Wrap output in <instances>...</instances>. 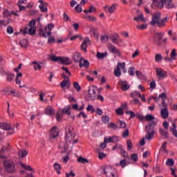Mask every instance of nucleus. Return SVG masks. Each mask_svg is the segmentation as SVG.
Returning <instances> with one entry per match:
<instances>
[{"mask_svg": "<svg viewBox=\"0 0 177 177\" xmlns=\"http://www.w3.org/2000/svg\"><path fill=\"white\" fill-rule=\"evenodd\" d=\"M53 167L55 170L57 171V174L58 175H60V174H62V171H60V170L62 169V166L59 163L55 162Z\"/></svg>", "mask_w": 177, "mask_h": 177, "instance_id": "nucleus-31", "label": "nucleus"}, {"mask_svg": "<svg viewBox=\"0 0 177 177\" xmlns=\"http://www.w3.org/2000/svg\"><path fill=\"white\" fill-rule=\"evenodd\" d=\"M127 150H132L133 147V145H132V141H131V140H127Z\"/></svg>", "mask_w": 177, "mask_h": 177, "instance_id": "nucleus-52", "label": "nucleus"}, {"mask_svg": "<svg viewBox=\"0 0 177 177\" xmlns=\"http://www.w3.org/2000/svg\"><path fill=\"white\" fill-rule=\"evenodd\" d=\"M162 59V56L161 55V54H156L155 55V62H156L157 63H158V62H160Z\"/></svg>", "mask_w": 177, "mask_h": 177, "instance_id": "nucleus-61", "label": "nucleus"}, {"mask_svg": "<svg viewBox=\"0 0 177 177\" xmlns=\"http://www.w3.org/2000/svg\"><path fill=\"white\" fill-rule=\"evenodd\" d=\"M77 162H80L81 164H88V162H89V160H88V159H86L85 158L80 156L77 158Z\"/></svg>", "mask_w": 177, "mask_h": 177, "instance_id": "nucleus-35", "label": "nucleus"}, {"mask_svg": "<svg viewBox=\"0 0 177 177\" xmlns=\"http://www.w3.org/2000/svg\"><path fill=\"white\" fill-rule=\"evenodd\" d=\"M12 15V12H10L8 10H4L3 12V17H10Z\"/></svg>", "mask_w": 177, "mask_h": 177, "instance_id": "nucleus-48", "label": "nucleus"}, {"mask_svg": "<svg viewBox=\"0 0 177 177\" xmlns=\"http://www.w3.org/2000/svg\"><path fill=\"white\" fill-rule=\"evenodd\" d=\"M63 17L64 21H71V18H70V16H68L67 13L64 12L63 15Z\"/></svg>", "mask_w": 177, "mask_h": 177, "instance_id": "nucleus-60", "label": "nucleus"}, {"mask_svg": "<svg viewBox=\"0 0 177 177\" xmlns=\"http://www.w3.org/2000/svg\"><path fill=\"white\" fill-rule=\"evenodd\" d=\"M21 167L24 168V169H26V171H32V168L31 166H28L24 163H21Z\"/></svg>", "mask_w": 177, "mask_h": 177, "instance_id": "nucleus-50", "label": "nucleus"}, {"mask_svg": "<svg viewBox=\"0 0 177 177\" xmlns=\"http://www.w3.org/2000/svg\"><path fill=\"white\" fill-rule=\"evenodd\" d=\"M96 91H97V88L94 86L88 87V93L90 100H95L97 99L98 100H100V102H104V97H103V95H97Z\"/></svg>", "mask_w": 177, "mask_h": 177, "instance_id": "nucleus-4", "label": "nucleus"}, {"mask_svg": "<svg viewBox=\"0 0 177 177\" xmlns=\"http://www.w3.org/2000/svg\"><path fill=\"white\" fill-rule=\"evenodd\" d=\"M171 132L173 133L176 138H177V131H176V125L175 123L173 124V127L170 129Z\"/></svg>", "mask_w": 177, "mask_h": 177, "instance_id": "nucleus-43", "label": "nucleus"}, {"mask_svg": "<svg viewBox=\"0 0 177 177\" xmlns=\"http://www.w3.org/2000/svg\"><path fill=\"white\" fill-rule=\"evenodd\" d=\"M131 97H141V94L140 92L138 91H134L133 93H131Z\"/></svg>", "mask_w": 177, "mask_h": 177, "instance_id": "nucleus-58", "label": "nucleus"}, {"mask_svg": "<svg viewBox=\"0 0 177 177\" xmlns=\"http://www.w3.org/2000/svg\"><path fill=\"white\" fill-rule=\"evenodd\" d=\"M136 117L140 120V121H145V116L142 113H137Z\"/></svg>", "mask_w": 177, "mask_h": 177, "instance_id": "nucleus-62", "label": "nucleus"}, {"mask_svg": "<svg viewBox=\"0 0 177 177\" xmlns=\"http://www.w3.org/2000/svg\"><path fill=\"white\" fill-rule=\"evenodd\" d=\"M159 133H160V135L162 136H164V138L165 139H167L168 138V132L167 131H165L164 129H159Z\"/></svg>", "mask_w": 177, "mask_h": 177, "instance_id": "nucleus-34", "label": "nucleus"}, {"mask_svg": "<svg viewBox=\"0 0 177 177\" xmlns=\"http://www.w3.org/2000/svg\"><path fill=\"white\" fill-rule=\"evenodd\" d=\"M156 118L153 115L148 114L144 118V120L145 121H153Z\"/></svg>", "mask_w": 177, "mask_h": 177, "instance_id": "nucleus-42", "label": "nucleus"}, {"mask_svg": "<svg viewBox=\"0 0 177 177\" xmlns=\"http://www.w3.org/2000/svg\"><path fill=\"white\" fill-rule=\"evenodd\" d=\"M126 114L127 115H130V118H134L136 116L135 113L133 111H126Z\"/></svg>", "mask_w": 177, "mask_h": 177, "instance_id": "nucleus-55", "label": "nucleus"}, {"mask_svg": "<svg viewBox=\"0 0 177 177\" xmlns=\"http://www.w3.org/2000/svg\"><path fill=\"white\" fill-rule=\"evenodd\" d=\"M88 44H89V39L88 37H87L83 41V43L81 45L82 50H84V52H87L86 48L88 47Z\"/></svg>", "mask_w": 177, "mask_h": 177, "instance_id": "nucleus-24", "label": "nucleus"}, {"mask_svg": "<svg viewBox=\"0 0 177 177\" xmlns=\"http://www.w3.org/2000/svg\"><path fill=\"white\" fill-rule=\"evenodd\" d=\"M174 165H175V160H174V159L169 158L167 160L166 165L167 167H174Z\"/></svg>", "mask_w": 177, "mask_h": 177, "instance_id": "nucleus-38", "label": "nucleus"}, {"mask_svg": "<svg viewBox=\"0 0 177 177\" xmlns=\"http://www.w3.org/2000/svg\"><path fill=\"white\" fill-rule=\"evenodd\" d=\"M50 60H51V62H58V63H60L61 64H66V66H68V64H70L68 62L70 61V58L67 57L50 55Z\"/></svg>", "mask_w": 177, "mask_h": 177, "instance_id": "nucleus-6", "label": "nucleus"}, {"mask_svg": "<svg viewBox=\"0 0 177 177\" xmlns=\"http://www.w3.org/2000/svg\"><path fill=\"white\" fill-rule=\"evenodd\" d=\"M41 12H43L44 13H46V12H48V8H46V6H44V4H41L39 6Z\"/></svg>", "mask_w": 177, "mask_h": 177, "instance_id": "nucleus-53", "label": "nucleus"}, {"mask_svg": "<svg viewBox=\"0 0 177 177\" xmlns=\"http://www.w3.org/2000/svg\"><path fill=\"white\" fill-rule=\"evenodd\" d=\"M162 3V7L165 5L167 9H172L174 8V4H172V0H160Z\"/></svg>", "mask_w": 177, "mask_h": 177, "instance_id": "nucleus-17", "label": "nucleus"}, {"mask_svg": "<svg viewBox=\"0 0 177 177\" xmlns=\"http://www.w3.org/2000/svg\"><path fill=\"white\" fill-rule=\"evenodd\" d=\"M116 6L115 4H113L111 7L106 6L105 12L108 13H114V10H115Z\"/></svg>", "mask_w": 177, "mask_h": 177, "instance_id": "nucleus-29", "label": "nucleus"}, {"mask_svg": "<svg viewBox=\"0 0 177 177\" xmlns=\"http://www.w3.org/2000/svg\"><path fill=\"white\" fill-rule=\"evenodd\" d=\"M17 154L19 158H24V157H27V156L28 155V151L25 149L19 150Z\"/></svg>", "mask_w": 177, "mask_h": 177, "instance_id": "nucleus-26", "label": "nucleus"}, {"mask_svg": "<svg viewBox=\"0 0 177 177\" xmlns=\"http://www.w3.org/2000/svg\"><path fill=\"white\" fill-rule=\"evenodd\" d=\"M167 145H168V142L165 141L161 146L160 151H163V153H168V150H167Z\"/></svg>", "mask_w": 177, "mask_h": 177, "instance_id": "nucleus-39", "label": "nucleus"}, {"mask_svg": "<svg viewBox=\"0 0 177 177\" xmlns=\"http://www.w3.org/2000/svg\"><path fill=\"white\" fill-rule=\"evenodd\" d=\"M126 64L125 62H118L117 64V67L114 69V75L115 77H121V68L125 74L127 73V68H125Z\"/></svg>", "mask_w": 177, "mask_h": 177, "instance_id": "nucleus-7", "label": "nucleus"}, {"mask_svg": "<svg viewBox=\"0 0 177 177\" xmlns=\"http://www.w3.org/2000/svg\"><path fill=\"white\" fill-rule=\"evenodd\" d=\"M97 59H104V57H107V52L100 53L97 52L96 55Z\"/></svg>", "mask_w": 177, "mask_h": 177, "instance_id": "nucleus-32", "label": "nucleus"}, {"mask_svg": "<svg viewBox=\"0 0 177 177\" xmlns=\"http://www.w3.org/2000/svg\"><path fill=\"white\" fill-rule=\"evenodd\" d=\"M162 108L160 109V115L163 120H167L169 116V112L168 111V104L163 103V105H161Z\"/></svg>", "mask_w": 177, "mask_h": 177, "instance_id": "nucleus-11", "label": "nucleus"}, {"mask_svg": "<svg viewBox=\"0 0 177 177\" xmlns=\"http://www.w3.org/2000/svg\"><path fill=\"white\" fill-rule=\"evenodd\" d=\"M160 19H161V12H157L154 13L151 21V26H156V24H157V21H160Z\"/></svg>", "mask_w": 177, "mask_h": 177, "instance_id": "nucleus-13", "label": "nucleus"}, {"mask_svg": "<svg viewBox=\"0 0 177 177\" xmlns=\"http://www.w3.org/2000/svg\"><path fill=\"white\" fill-rule=\"evenodd\" d=\"M10 21V19H8V21L3 19V20H1L0 21V26L1 27H6V26H8V24H9Z\"/></svg>", "mask_w": 177, "mask_h": 177, "instance_id": "nucleus-41", "label": "nucleus"}, {"mask_svg": "<svg viewBox=\"0 0 177 177\" xmlns=\"http://www.w3.org/2000/svg\"><path fill=\"white\" fill-rule=\"evenodd\" d=\"M167 21H168V18L165 17L163 18L162 19H160L156 22V24H158V27L160 28L162 27H165L167 26Z\"/></svg>", "mask_w": 177, "mask_h": 177, "instance_id": "nucleus-21", "label": "nucleus"}, {"mask_svg": "<svg viewBox=\"0 0 177 177\" xmlns=\"http://www.w3.org/2000/svg\"><path fill=\"white\" fill-rule=\"evenodd\" d=\"M0 128L3 131H10V129H12V126L8 122H1L0 123Z\"/></svg>", "mask_w": 177, "mask_h": 177, "instance_id": "nucleus-20", "label": "nucleus"}, {"mask_svg": "<svg viewBox=\"0 0 177 177\" xmlns=\"http://www.w3.org/2000/svg\"><path fill=\"white\" fill-rule=\"evenodd\" d=\"M111 42H113V44H114L115 45H118V43L117 42V41H122V39H120V35H118V34L115 33L113 35H112L111 36Z\"/></svg>", "mask_w": 177, "mask_h": 177, "instance_id": "nucleus-19", "label": "nucleus"}, {"mask_svg": "<svg viewBox=\"0 0 177 177\" xmlns=\"http://www.w3.org/2000/svg\"><path fill=\"white\" fill-rule=\"evenodd\" d=\"M55 28V24L53 23L48 24L44 29L40 28L39 30V35L43 38H47V37H50L52 35V29Z\"/></svg>", "mask_w": 177, "mask_h": 177, "instance_id": "nucleus-3", "label": "nucleus"}, {"mask_svg": "<svg viewBox=\"0 0 177 177\" xmlns=\"http://www.w3.org/2000/svg\"><path fill=\"white\" fill-rule=\"evenodd\" d=\"M62 117H63L62 112H57L55 113V118H56L57 121H62Z\"/></svg>", "mask_w": 177, "mask_h": 177, "instance_id": "nucleus-46", "label": "nucleus"}, {"mask_svg": "<svg viewBox=\"0 0 177 177\" xmlns=\"http://www.w3.org/2000/svg\"><path fill=\"white\" fill-rule=\"evenodd\" d=\"M119 85L121 86V89L122 91H128V89H129V88H131V85H129V84H128V82L125 81V80H119L118 82Z\"/></svg>", "mask_w": 177, "mask_h": 177, "instance_id": "nucleus-16", "label": "nucleus"}, {"mask_svg": "<svg viewBox=\"0 0 177 177\" xmlns=\"http://www.w3.org/2000/svg\"><path fill=\"white\" fill-rule=\"evenodd\" d=\"M128 73L131 77H133V75H135V67L131 66L130 68H129Z\"/></svg>", "mask_w": 177, "mask_h": 177, "instance_id": "nucleus-47", "label": "nucleus"}, {"mask_svg": "<svg viewBox=\"0 0 177 177\" xmlns=\"http://www.w3.org/2000/svg\"><path fill=\"white\" fill-rule=\"evenodd\" d=\"M104 174L106 176V177H118V174L117 173V169L114 167H106L103 169Z\"/></svg>", "mask_w": 177, "mask_h": 177, "instance_id": "nucleus-9", "label": "nucleus"}, {"mask_svg": "<svg viewBox=\"0 0 177 177\" xmlns=\"http://www.w3.org/2000/svg\"><path fill=\"white\" fill-rule=\"evenodd\" d=\"M4 168L6 172L13 173L15 171V163L11 160H5Z\"/></svg>", "mask_w": 177, "mask_h": 177, "instance_id": "nucleus-10", "label": "nucleus"}, {"mask_svg": "<svg viewBox=\"0 0 177 177\" xmlns=\"http://www.w3.org/2000/svg\"><path fill=\"white\" fill-rule=\"evenodd\" d=\"M60 86L62 88H64L65 86H66V88H70V86H71V83H70V80H64L62 82H61Z\"/></svg>", "mask_w": 177, "mask_h": 177, "instance_id": "nucleus-28", "label": "nucleus"}, {"mask_svg": "<svg viewBox=\"0 0 177 177\" xmlns=\"http://www.w3.org/2000/svg\"><path fill=\"white\" fill-rule=\"evenodd\" d=\"M131 160L132 161H134L135 162H136V161H138V160H139V157L138 156V154L137 153L132 154L131 156Z\"/></svg>", "mask_w": 177, "mask_h": 177, "instance_id": "nucleus-56", "label": "nucleus"}, {"mask_svg": "<svg viewBox=\"0 0 177 177\" xmlns=\"http://www.w3.org/2000/svg\"><path fill=\"white\" fill-rule=\"evenodd\" d=\"M31 64L34 65L35 70H41V66L37 62L33 61Z\"/></svg>", "mask_w": 177, "mask_h": 177, "instance_id": "nucleus-45", "label": "nucleus"}, {"mask_svg": "<svg viewBox=\"0 0 177 177\" xmlns=\"http://www.w3.org/2000/svg\"><path fill=\"white\" fill-rule=\"evenodd\" d=\"M72 59L75 63H79L82 60V56L80 53H75L72 57Z\"/></svg>", "mask_w": 177, "mask_h": 177, "instance_id": "nucleus-18", "label": "nucleus"}, {"mask_svg": "<svg viewBox=\"0 0 177 177\" xmlns=\"http://www.w3.org/2000/svg\"><path fill=\"white\" fill-rule=\"evenodd\" d=\"M37 22L35 19H32L28 24V26H25L24 28L20 29V32H17L15 33V35H19V34H23V35H35L37 34V27H35Z\"/></svg>", "mask_w": 177, "mask_h": 177, "instance_id": "nucleus-1", "label": "nucleus"}, {"mask_svg": "<svg viewBox=\"0 0 177 177\" xmlns=\"http://www.w3.org/2000/svg\"><path fill=\"white\" fill-rule=\"evenodd\" d=\"M65 135L66 142H73L75 138V134L73 133V127L67 126L65 128Z\"/></svg>", "mask_w": 177, "mask_h": 177, "instance_id": "nucleus-8", "label": "nucleus"}, {"mask_svg": "<svg viewBox=\"0 0 177 177\" xmlns=\"http://www.w3.org/2000/svg\"><path fill=\"white\" fill-rule=\"evenodd\" d=\"M164 35L165 33L164 32H156L153 36V41L155 44L158 45V46H161L164 42H167V38H164Z\"/></svg>", "mask_w": 177, "mask_h": 177, "instance_id": "nucleus-5", "label": "nucleus"}, {"mask_svg": "<svg viewBox=\"0 0 177 177\" xmlns=\"http://www.w3.org/2000/svg\"><path fill=\"white\" fill-rule=\"evenodd\" d=\"M79 64L81 68L85 67L86 68H88V67H89V62L86 59H84V58H82V61L80 60Z\"/></svg>", "mask_w": 177, "mask_h": 177, "instance_id": "nucleus-27", "label": "nucleus"}, {"mask_svg": "<svg viewBox=\"0 0 177 177\" xmlns=\"http://www.w3.org/2000/svg\"><path fill=\"white\" fill-rule=\"evenodd\" d=\"M108 49L111 53H113L114 55H118L119 56H121V50L115 47V46L113 44H109L108 46Z\"/></svg>", "mask_w": 177, "mask_h": 177, "instance_id": "nucleus-14", "label": "nucleus"}, {"mask_svg": "<svg viewBox=\"0 0 177 177\" xmlns=\"http://www.w3.org/2000/svg\"><path fill=\"white\" fill-rule=\"evenodd\" d=\"M159 97L160 99H162V102L161 103V106L164 105V104H167L165 102V99H167V94H165V93H162L160 94Z\"/></svg>", "mask_w": 177, "mask_h": 177, "instance_id": "nucleus-36", "label": "nucleus"}, {"mask_svg": "<svg viewBox=\"0 0 177 177\" xmlns=\"http://www.w3.org/2000/svg\"><path fill=\"white\" fill-rule=\"evenodd\" d=\"M115 138V136L113 137H105L104 138V143H113L114 142V138Z\"/></svg>", "mask_w": 177, "mask_h": 177, "instance_id": "nucleus-33", "label": "nucleus"}, {"mask_svg": "<svg viewBox=\"0 0 177 177\" xmlns=\"http://www.w3.org/2000/svg\"><path fill=\"white\" fill-rule=\"evenodd\" d=\"M102 121L104 122V124H107V122L110 121V118H109L107 115H103L102 118Z\"/></svg>", "mask_w": 177, "mask_h": 177, "instance_id": "nucleus-57", "label": "nucleus"}, {"mask_svg": "<svg viewBox=\"0 0 177 177\" xmlns=\"http://www.w3.org/2000/svg\"><path fill=\"white\" fill-rule=\"evenodd\" d=\"M120 154H122V157H124L125 158H128V157H129L128 152H127L124 149H122Z\"/></svg>", "mask_w": 177, "mask_h": 177, "instance_id": "nucleus-63", "label": "nucleus"}, {"mask_svg": "<svg viewBox=\"0 0 177 177\" xmlns=\"http://www.w3.org/2000/svg\"><path fill=\"white\" fill-rule=\"evenodd\" d=\"M50 138L51 139H56L57 136H59V133H60V130H59V128L57 127H53L50 131Z\"/></svg>", "mask_w": 177, "mask_h": 177, "instance_id": "nucleus-12", "label": "nucleus"}, {"mask_svg": "<svg viewBox=\"0 0 177 177\" xmlns=\"http://www.w3.org/2000/svg\"><path fill=\"white\" fill-rule=\"evenodd\" d=\"M157 125V122L155 121H151L149 125L145 127L147 132V135H145V139L147 140H151L153 138H154V135L156 134V131H154V127Z\"/></svg>", "mask_w": 177, "mask_h": 177, "instance_id": "nucleus-2", "label": "nucleus"}, {"mask_svg": "<svg viewBox=\"0 0 177 177\" xmlns=\"http://www.w3.org/2000/svg\"><path fill=\"white\" fill-rule=\"evenodd\" d=\"M71 109V105L64 106V108L62 110V114H66V115H71V111H70Z\"/></svg>", "mask_w": 177, "mask_h": 177, "instance_id": "nucleus-23", "label": "nucleus"}, {"mask_svg": "<svg viewBox=\"0 0 177 177\" xmlns=\"http://www.w3.org/2000/svg\"><path fill=\"white\" fill-rule=\"evenodd\" d=\"M73 86L77 92H81V86H80V84H78V82H75L73 83Z\"/></svg>", "mask_w": 177, "mask_h": 177, "instance_id": "nucleus-49", "label": "nucleus"}, {"mask_svg": "<svg viewBox=\"0 0 177 177\" xmlns=\"http://www.w3.org/2000/svg\"><path fill=\"white\" fill-rule=\"evenodd\" d=\"M170 56H171V58L173 59V60H175V57L177 56V53H176V49H173L171 50V53L170 54Z\"/></svg>", "mask_w": 177, "mask_h": 177, "instance_id": "nucleus-54", "label": "nucleus"}, {"mask_svg": "<svg viewBox=\"0 0 177 177\" xmlns=\"http://www.w3.org/2000/svg\"><path fill=\"white\" fill-rule=\"evenodd\" d=\"M109 128H111V129H114L115 131V129H118V126H117L115 124L113 123V122H110L108 124Z\"/></svg>", "mask_w": 177, "mask_h": 177, "instance_id": "nucleus-51", "label": "nucleus"}, {"mask_svg": "<svg viewBox=\"0 0 177 177\" xmlns=\"http://www.w3.org/2000/svg\"><path fill=\"white\" fill-rule=\"evenodd\" d=\"M134 20L136 21H145V17L143 16V14H141L140 15L134 17Z\"/></svg>", "mask_w": 177, "mask_h": 177, "instance_id": "nucleus-44", "label": "nucleus"}, {"mask_svg": "<svg viewBox=\"0 0 177 177\" xmlns=\"http://www.w3.org/2000/svg\"><path fill=\"white\" fill-rule=\"evenodd\" d=\"M156 75L157 77H159L160 80H164L165 77H167V72L161 68H156Z\"/></svg>", "mask_w": 177, "mask_h": 177, "instance_id": "nucleus-15", "label": "nucleus"}, {"mask_svg": "<svg viewBox=\"0 0 177 177\" xmlns=\"http://www.w3.org/2000/svg\"><path fill=\"white\" fill-rule=\"evenodd\" d=\"M19 45L22 48H27V46L29 45L28 39H23L20 40Z\"/></svg>", "mask_w": 177, "mask_h": 177, "instance_id": "nucleus-30", "label": "nucleus"}, {"mask_svg": "<svg viewBox=\"0 0 177 177\" xmlns=\"http://www.w3.org/2000/svg\"><path fill=\"white\" fill-rule=\"evenodd\" d=\"M118 124H119L118 128H121L122 129H125V128H127V123L124 121L119 120Z\"/></svg>", "mask_w": 177, "mask_h": 177, "instance_id": "nucleus-40", "label": "nucleus"}, {"mask_svg": "<svg viewBox=\"0 0 177 177\" xmlns=\"http://www.w3.org/2000/svg\"><path fill=\"white\" fill-rule=\"evenodd\" d=\"M87 111H91V114H93L95 112V109H93V106L91 104H88L86 108Z\"/></svg>", "mask_w": 177, "mask_h": 177, "instance_id": "nucleus-59", "label": "nucleus"}, {"mask_svg": "<svg viewBox=\"0 0 177 177\" xmlns=\"http://www.w3.org/2000/svg\"><path fill=\"white\" fill-rule=\"evenodd\" d=\"M4 153H5V147H2L1 151H0V158H6Z\"/></svg>", "mask_w": 177, "mask_h": 177, "instance_id": "nucleus-64", "label": "nucleus"}, {"mask_svg": "<svg viewBox=\"0 0 177 177\" xmlns=\"http://www.w3.org/2000/svg\"><path fill=\"white\" fill-rule=\"evenodd\" d=\"M5 75L6 76L7 82H12V81H13V78H15V74L10 72H6Z\"/></svg>", "mask_w": 177, "mask_h": 177, "instance_id": "nucleus-25", "label": "nucleus"}, {"mask_svg": "<svg viewBox=\"0 0 177 177\" xmlns=\"http://www.w3.org/2000/svg\"><path fill=\"white\" fill-rule=\"evenodd\" d=\"M45 113L47 115H55V109L50 106H48L46 108Z\"/></svg>", "mask_w": 177, "mask_h": 177, "instance_id": "nucleus-22", "label": "nucleus"}, {"mask_svg": "<svg viewBox=\"0 0 177 177\" xmlns=\"http://www.w3.org/2000/svg\"><path fill=\"white\" fill-rule=\"evenodd\" d=\"M120 165L121 168H125L127 167V159H122L120 160V163L116 164V166Z\"/></svg>", "mask_w": 177, "mask_h": 177, "instance_id": "nucleus-37", "label": "nucleus"}]
</instances>
